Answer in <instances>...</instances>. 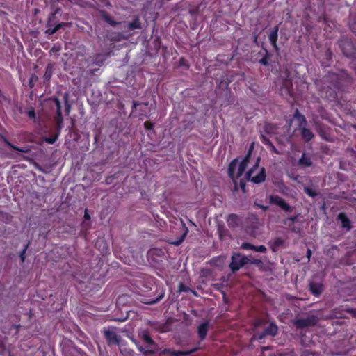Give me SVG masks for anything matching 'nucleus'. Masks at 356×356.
Here are the masks:
<instances>
[{
  "mask_svg": "<svg viewBox=\"0 0 356 356\" xmlns=\"http://www.w3.org/2000/svg\"><path fill=\"white\" fill-rule=\"evenodd\" d=\"M253 148L254 144L252 143L240 162H238V159L236 158L228 165L227 174L234 183V191H238V179L243 175L250 163Z\"/></svg>",
  "mask_w": 356,
  "mask_h": 356,
  "instance_id": "nucleus-1",
  "label": "nucleus"
},
{
  "mask_svg": "<svg viewBox=\"0 0 356 356\" xmlns=\"http://www.w3.org/2000/svg\"><path fill=\"white\" fill-rule=\"evenodd\" d=\"M259 163L260 158L257 157L254 165L245 174V179L240 180L239 187L243 193L246 192V181H251L255 184H259L265 181L266 172V169L264 167L260 169L259 172L257 175H253L254 170L259 168Z\"/></svg>",
  "mask_w": 356,
  "mask_h": 356,
  "instance_id": "nucleus-2",
  "label": "nucleus"
},
{
  "mask_svg": "<svg viewBox=\"0 0 356 356\" xmlns=\"http://www.w3.org/2000/svg\"><path fill=\"white\" fill-rule=\"evenodd\" d=\"M139 337L142 339V341L147 344V346L143 347L138 343L136 341L133 340V341L136 343L138 350L144 354L145 355H153L156 353L157 344L156 342L152 339L150 337L149 332L148 330H145L141 331L139 333Z\"/></svg>",
  "mask_w": 356,
  "mask_h": 356,
  "instance_id": "nucleus-3",
  "label": "nucleus"
},
{
  "mask_svg": "<svg viewBox=\"0 0 356 356\" xmlns=\"http://www.w3.org/2000/svg\"><path fill=\"white\" fill-rule=\"evenodd\" d=\"M337 44L345 57L356 61V45L350 39L347 38L339 39Z\"/></svg>",
  "mask_w": 356,
  "mask_h": 356,
  "instance_id": "nucleus-4",
  "label": "nucleus"
},
{
  "mask_svg": "<svg viewBox=\"0 0 356 356\" xmlns=\"http://www.w3.org/2000/svg\"><path fill=\"white\" fill-rule=\"evenodd\" d=\"M102 332L103 333L106 341L109 346L113 345L119 346L122 342H124L121 336L117 334L115 328L113 327L108 328L104 327Z\"/></svg>",
  "mask_w": 356,
  "mask_h": 356,
  "instance_id": "nucleus-5",
  "label": "nucleus"
},
{
  "mask_svg": "<svg viewBox=\"0 0 356 356\" xmlns=\"http://www.w3.org/2000/svg\"><path fill=\"white\" fill-rule=\"evenodd\" d=\"M229 267L232 273H236L243 266L248 264L250 259L239 252H234L231 257Z\"/></svg>",
  "mask_w": 356,
  "mask_h": 356,
  "instance_id": "nucleus-6",
  "label": "nucleus"
},
{
  "mask_svg": "<svg viewBox=\"0 0 356 356\" xmlns=\"http://www.w3.org/2000/svg\"><path fill=\"white\" fill-rule=\"evenodd\" d=\"M50 106L55 107L56 108V116L54 117V121L56 124V127L60 131L63 126V118L61 112V103L57 97H52L49 99Z\"/></svg>",
  "mask_w": 356,
  "mask_h": 356,
  "instance_id": "nucleus-7",
  "label": "nucleus"
},
{
  "mask_svg": "<svg viewBox=\"0 0 356 356\" xmlns=\"http://www.w3.org/2000/svg\"><path fill=\"white\" fill-rule=\"evenodd\" d=\"M317 318L314 315L304 318H298L293 321V325L297 329H302L307 327L314 326L317 323Z\"/></svg>",
  "mask_w": 356,
  "mask_h": 356,
  "instance_id": "nucleus-8",
  "label": "nucleus"
},
{
  "mask_svg": "<svg viewBox=\"0 0 356 356\" xmlns=\"http://www.w3.org/2000/svg\"><path fill=\"white\" fill-rule=\"evenodd\" d=\"M269 202L270 204L279 206L285 212L291 213L293 211V207L287 204L284 199L277 195H270Z\"/></svg>",
  "mask_w": 356,
  "mask_h": 356,
  "instance_id": "nucleus-9",
  "label": "nucleus"
},
{
  "mask_svg": "<svg viewBox=\"0 0 356 356\" xmlns=\"http://www.w3.org/2000/svg\"><path fill=\"white\" fill-rule=\"evenodd\" d=\"M323 82L328 83V87L331 89H338L340 87L339 75L334 72H328L323 77Z\"/></svg>",
  "mask_w": 356,
  "mask_h": 356,
  "instance_id": "nucleus-10",
  "label": "nucleus"
},
{
  "mask_svg": "<svg viewBox=\"0 0 356 356\" xmlns=\"http://www.w3.org/2000/svg\"><path fill=\"white\" fill-rule=\"evenodd\" d=\"M198 350V348H194L189 350H175L170 348H165L161 352V355H170L172 356H187Z\"/></svg>",
  "mask_w": 356,
  "mask_h": 356,
  "instance_id": "nucleus-11",
  "label": "nucleus"
},
{
  "mask_svg": "<svg viewBox=\"0 0 356 356\" xmlns=\"http://www.w3.org/2000/svg\"><path fill=\"white\" fill-rule=\"evenodd\" d=\"M108 54L104 53H97L90 56L88 60H90V62L93 65H96L99 67H102L106 60L107 59Z\"/></svg>",
  "mask_w": 356,
  "mask_h": 356,
  "instance_id": "nucleus-12",
  "label": "nucleus"
},
{
  "mask_svg": "<svg viewBox=\"0 0 356 356\" xmlns=\"http://www.w3.org/2000/svg\"><path fill=\"white\" fill-rule=\"evenodd\" d=\"M279 25L274 26L268 34V40L275 51L279 49L277 42L278 38Z\"/></svg>",
  "mask_w": 356,
  "mask_h": 356,
  "instance_id": "nucleus-13",
  "label": "nucleus"
},
{
  "mask_svg": "<svg viewBox=\"0 0 356 356\" xmlns=\"http://www.w3.org/2000/svg\"><path fill=\"white\" fill-rule=\"evenodd\" d=\"M209 327L208 321L203 322L197 326V332L200 340L203 341L206 339Z\"/></svg>",
  "mask_w": 356,
  "mask_h": 356,
  "instance_id": "nucleus-14",
  "label": "nucleus"
},
{
  "mask_svg": "<svg viewBox=\"0 0 356 356\" xmlns=\"http://www.w3.org/2000/svg\"><path fill=\"white\" fill-rule=\"evenodd\" d=\"M241 248L247 250H254L257 252L262 253H265L267 250L266 248L263 245L257 246L248 242L243 243L241 245Z\"/></svg>",
  "mask_w": 356,
  "mask_h": 356,
  "instance_id": "nucleus-15",
  "label": "nucleus"
},
{
  "mask_svg": "<svg viewBox=\"0 0 356 356\" xmlns=\"http://www.w3.org/2000/svg\"><path fill=\"white\" fill-rule=\"evenodd\" d=\"M309 291L315 296H319L323 291L324 287L323 284L310 282L309 284Z\"/></svg>",
  "mask_w": 356,
  "mask_h": 356,
  "instance_id": "nucleus-16",
  "label": "nucleus"
},
{
  "mask_svg": "<svg viewBox=\"0 0 356 356\" xmlns=\"http://www.w3.org/2000/svg\"><path fill=\"white\" fill-rule=\"evenodd\" d=\"M284 240L280 237H277L268 242L269 248L273 252H276L280 248L284 246Z\"/></svg>",
  "mask_w": 356,
  "mask_h": 356,
  "instance_id": "nucleus-17",
  "label": "nucleus"
},
{
  "mask_svg": "<svg viewBox=\"0 0 356 356\" xmlns=\"http://www.w3.org/2000/svg\"><path fill=\"white\" fill-rule=\"evenodd\" d=\"M298 165L301 168H307L312 165V161L309 154L304 152L298 161Z\"/></svg>",
  "mask_w": 356,
  "mask_h": 356,
  "instance_id": "nucleus-18",
  "label": "nucleus"
},
{
  "mask_svg": "<svg viewBox=\"0 0 356 356\" xmlns=\"http://www.w3.org/2000/svg\"><path fill=\"white\" fill-rule=\"evenodd\" d=\"M337 220L341 222V227L347 230H350L351 229V222L350 219L348 218L346 213L341 212L338 214Z\"/></svg>",
  "mask_w": 356,
  "mask_h": 356,
  "instance_id": "nucleus-19",
  "label": "nucleus"
},
{
  "mask_svg": "<svg viewBox=\"0 0 356 356\" xmlns=\"http://www.w3.org/2000/svg\"><path fill=\"white\" fill-rule=\"evenodd\" d=\"M126 28L128 31L140 29L142 26L139 17L138 16H134L133 20L127 24Z\"/></svg>",
  "mask_w": 356,
  "mask_h": 356,
  "instance_id": "nucleus-20",
  "label": "nucleus"
},
{
  "mask_svg": "<svg viewBox=\"0 0 356 356\" xmlns=\"http://www.w3.org/2000/svg\"><path fill=\"white\" fill-rule=\"evenodd\" d=\"M332 56L333 54L332 50L330 48L327 49L324 53V56L321 61V65L325 67L329 66L332 62Z\"/></svg>",
  "mask_w": 356,
  "mask_h": 356,
  "instance_id": "nucleus-21",
  "label": "nucleus"
},
{
  "mask_svg": "<svg viewBox=\"0 0 356 356\" xmlns=\"http://www.w3.org/2000/svg\"><path fill=\"white\" fill-rule=\"evenodd\" d=\"M264 334L267 336L275 337L278 332V327L275 323H270L269 325L264 329Z\"/></svg>",
  "mask_w": 356,
  "mask_h": 356,
  "instance_id": "nucleus-22",
  "label": "nucleus"
},
{
  "mask_svg": "<svg viewBox=\"0 0 356 356\" xmlns=\"http://www.w3.org/2000/svg\"><path fill=\"white\" fill-rule=\"evenodd\" d=\"M300 129L301 137L305 141L309 142L314 137V135L310 129H307L305 127L300 128Z\"/></svg>",
  "mask_w": 356,
  "mask_h": 356,
  "instance_id": "nucleus-23",
  "label": "nucleus"
},
{
  "mask_svg": "<svg viewBox=\"0 0 356 356\" xmlns=\"http://www.w3.org/2000/svg\"><path fill=\"white\" fill-rule=\"evenodd\" d=\"M293 118L298 121V127L300 128L305 127L307 124V120L305 115L301 114L298 109H296Z\"/></svg>",
  "mask_w": 356,
  "mask_h": 356,
  "instance_id": "nucleus-24",
  "label": "nucleus"
},
{
  "mask_svg": "<svg viewBox=\"0 0 356 356\" xmlns=\"http://www.w3.org/2000/svg\"><path fill=\"white\" fill-rule=\"evenodd\" d=\"M66 26H67V23L60 22V23H58L56 25H54L53 26L48 27V29L46 30L45 33L48 35H51L56 33L59 29H60Z\"/></svg>",
  "mask_w": 356,
  "mask_h": 356,
  "instance_id": "nucleus-25",
  "label": "nucleus"
},
{
  "mask_svg": "<svg viewBox=\"0 0 356 356\" xmlns=\"http://www.w3.org/2000/svg\"><path fill=\"white\" fill-rule=\"evenodd\" d=\"M182 229H183L184 232L181 234V235L180 236V237L177 240L170 241V244H172L175 245H179L184 241V239L188 232V229L186 227V226L185 225V224H182Z\"/></svg>",
  "mask_w": 356,
  "mask_h": 356,
  "instance_id": "nucleus-26",
  "label": "nucleus"
},
{
  "mask_svg": "<svg viewBox=\"0 0 356 356\" xmlns=\"http://www.w3.org/2000/svg\"><path fill=\"white\" fill-rule=\"evenodd\" d=\"M1 138L3 142L11 149L18 151L19 152L26 153L29 151V149L26 147H19L12 144L9 140H8L3 136H1Z\"/></svg>",
  "mask_w": 356,
  "mask_h": 356,
  "instance_id": "nucleus-27",
  "label": "nucleus"
},
{
  "mask_svg": "<svg viewBox=\"0 0 356 356\" xmlns=\"http://www.w3.org/2000/svg\"><path fill=\"white\" fill-rule=\"evenodd\" d=\"M238 217L236 214H229L227 219V225L229 227H235L238 225Z\"/></svg>",
  "mask_w": 356,
  "mask_h": 356,
  "instance_id": "nucleus-28",
  "label": "nucleus"
},
{
  "mask_svg": "<svg viewBox=\"0 0 356 356\" xmlns=\"http://www.w3.org/2000/svg\"><path fill=\"white\" fill-rule=\"evenodd\" d=\"M126 342H122L120 346H119V349L120 353L124 356H132L134 353V350L131 348H128L125 347Z\"/></svg>",
  "mask_w": 356,
  "mask_h": 356,
  "instance_id": "nucleus-29",
  "label": "nucleus"
},
{
  "mask_svg": "<svg viewBox=\"0 0 356 356\" xmlns=\"http://www.w3.org/2000/svg\"><path fill=\"white\" fill-rule=\"evenodd\" d=\"M53 65L49 63L47 65L45 73L44 74V82H49L53 74Z\"/></svg>",
  "mask_w": 356,
  "mask_h": 356,
  "instance_id": "nucleus-30",
  "label": "nucleus"
},
{
  "mask_svg": "<svg viewBox=\"0 0 356 356\" xmlns=\"http://www.w3.org/2000/svg\"><path fill=\"white\" fill-rule=\"evenodd\" d=\"M60 11V8H57L54 12L51 13L48 17L47 26V27L53 26L56 25V15Z\"/></svg>",
  "mask_w": 356,
  "mask_h": 356,
  "instance_id": "nucleus-31",
  "label": "nucleus"
},
{
  "mask_svg": "<svg viewBox=\"0 0 356 356\" xmlns=\"http://www.w3.org/2000/svg\"><path fill=\"white\" fill-rule=\"evenodd\" d=\"M293 87L292 82L290 80L285 79L282 82V88L285 90L287 94L291 93V90Z\"/></svg>",
  "mask_w": 356,
  "mask_h": 356,
  "instance_id": "nucleus-32",
  "label": "nucleus"
},
{
  "mask_svg": "<svg viewBox=\"0 0 356 356\" xmlns=\"http://www.w3.org/2000/svg\"><path fill=\"white\" fill-rule=\"evenodd\" d=\"M303 191L309 197H315L318 195L316 191L311 187L304 186Z\"/></svg>",
  "mask_w": 356,
  "mask_h": 356,
  "instance_id": "nucleus-33",
  "label": "nucleus"
},
{
  "mask_svg": "<svg viewBox=\"0 0 356 356\" xmlns=\"http://www.w3.org/2000/svg\"><path fill=\"white\" fill-rule=\"evenodd\" d=\"M264 50L265 51V55L262 58H261L259 60V62L261 65H263L264 66H267L269 65V58H270V54L268 53L267 49H264Z\"/></svg>",
  "mask_w": 356,
  "mask_h": 356,
  "instance_id": "nucleus-34",
  "label": "nucleus"
},
{
  "mask_svg": "<svg viewBox=\"0 0 356 356\" xmlns=\"http://www.w3.org/2000/svg\"><path fill=\"white\" fill-rule=\"evenodd\" d=\"M164 296H165V290L163 289H162L159 293V296L155 299L149 300L147 303L149 305L156 304L158 302H159L161 300H162Z\"/></svg>",
  "mask_w": 356,
  "mask_h": 356,
  "instance_id": "nucleus-35",
  "label": "nucleus"
},
{
  "mask_svg": "<svg viewBox=\"0 0 356 356\" xmlns=\"http://www.w3.org/2000/svg\"><path fill=\"white\" fill-rule=\"evenodd\" d=\"M249 264L256 265L259 269H263L264 266L262 260H261L259 259H250Z\"/></svg>",
  "mask_w": 356,
  "mask_h": 356,
  "instance_id": "nucleus-36",
  "label": "nucleus"
},
{
  "mask_svg": "<svg viewBox=\"0 0 356 356\" xmlns=\"http://www.w3.org/2000/svg\"><path fill=\"white\" fill-rule=\"evenodd\" d=\"M64 101H65V111L67 115H69L71 110V105L69 103L68 95L67 94H65L64 95Z\"/></svg>",
  "mask_w": 356,
  "mask_h": 356,
  "instance_id": "nucleus-37",
  "label": "nucleus"
},
{
  "mask_svg": "<svg viewBox=\"0 0 356 356\" xmlns=\"http://www.w3.org/2000/svg\"><path fill=\"white\" fill-rule=\"evenodd\" d=\"M29 242L27 243L24 248L20 251L19 252V258H20V260L22 261V263H24V261H25V258H26V252L27 251V249L29 248Z\"/></svg>",
  "mask_w": 356,
  "mask_h": 356,
  "instance_id": "nucleus-38",
  "label": "nucleus"
},
{
  "mask_svg": "<svg viewBox=\"0 0 356 356\" xmlns=\"http://www.w3.org/2000/svg\"><path fill=\"white\" fill-rule=\"evenodd\" d=\"M103 18L106 22L113 26H115L117 24L106 13L103 15Z\"/></svg>",
  "mask_w": 356,
  "mask_h": 356,
  "instance_id": "nucleus-39",
  "label": "nucleus"
},
{
  "mask_svg": "<svg viewBox=\"0 0 356 356\" xmlns=\"http://www.w3.org/2000/svg\"><path fill=\"white\" fill-rule=\"evenodd\" d=\"M298 220V215L293 216L289 217L286 220H284V224H287V221L289 220L291 222L290 224H289V226L291 227V225L294 224Z\"/></svg>",
  "mask_w": 356,
  "mask_h": 356,
  "instance_id": "nucleus-40",
  "label": "nucleus"
},
{
  "mask_svg": "<svg viewBox=\"0 0 356 356\" xmlns=\"http://www.w3.org/2000/svg\"><path fill=\"white\" fill-rule=\"evenodd\" d=\"M264 132L267 134H270L273 131V126L271 124H266L264 127Z\"/></svg>",
  "mask_w": 356,
  "mask_h": 356,
  "instance_id": "nucleus-41",
  "label": "nucleus"
},
{
  "mask_svg": "<svg viewBox=\"0 0 356 356\" xmlns=\"http://www.w3.org/2000/svg\"><path fill=\"white\" fill-rule=\"evenodd\" d=\"M28 117L31 120H35L36 118V114L33 108H31L27 111Z\"/></svg>",
  "mask_w": 356,
  "mask_h": 356,
  "instance_id": "nucleus-42",
  "label": "nucleus"
},
{
  "mask_svg": "<svg viewBox=\"0 0 356 356\" xmlns=\"http://www.w3.org/2000/svg\"><path fill=\"white\" fill-rule=\"evenodd\" d=\"M260 139H261V142L264 145H266L267 146H268L269 145H271L272 142L267 137H266L264 135L261 134L260 136Z\"/></svg>",
  "mask_w": 356,
  "mask_h": 356,
  "instance_id": "nucleus-43",
  "label": "nucleus"
},
{
  "mask_svg": "<svg viewBox=\"0 0 356 356\" xmlns=\"http://www.w3.org/2000/svg\"><path fill=\"white\" fill-rule=\"evenodd\" d=\"M143 125L146 130H152L154 127V123L150 121L145 122Z\"/></svg>",
  "mask_w": 356,
  "mask_h": 356,
  "instance_id": "nucleus-44",
  "label": "nucleus"
},
{
  "mask_svg": "<svg viewBox=\"0 0 356 356\" xmlns=\"http://www.w3.org/2000/svg\"><path fill=\"white\" fill-rule=\"evenodd\" d=\"M58 139V136H54L49 138H46V141L49 144H54L56 140Z\"/></svg>",
  "mask_w": 356,
  "mask_h": 356,
  "instance_id": "nucleus-45",
  "label": "nucleus"
},
{
  "mask_svg": "<svg viewBox=\"0 0 356 356\" xmlns=\"http://www.w3.org/2000/svg\"><path fill=\"white\" fill-rule=\"evenodd\" d=\"M301 356H318V353L306 350L301 355Z\"/></svg>",
  "mask_w": 356,
  "mask_h": 356,
  "instance_id": "nucleus-46",
  "label": "nucleus"
},
{
  "mask_svg": "<svg viewBox=\"0 0 356 356\" xmlns=\"http://www.w3.org/2000/svg\"><path fill=\"white\" fill-rule=\"evenodd\" d=\"M350 29L351 31L356 35V16L355 22L350 24Z\"/></svg>",
  "mask_w": 356,
  "mask_h": 356,
  "instance_id": "nucleus-47",
  "label": "nucleus"
},
{
  "mask_svg": "<svg viewBox=\"0 0 356 356\" xmlns=\"http://www.w3.org/2000/svg\"><path fill=\"white\" fill-rule=\"evenodd\" d=\"M347 313L350 314L352 316L356 318V309L348 308L346 309Z\"/></svg>",
  "mask_w": 356,
  "mask_h": 356,
  "instance_id": "nucleus-48",
  "label": "nucleus"
},
{
  "mask_svg": "<svg viewBox=\"0 0 356 356\" xmlns=\"http://www.w3.org/2000/svg\"><path fill=\"white\" fill-rule=\"evenodd\" d=\"M270 149V150L272 152H274L275 154H279V152L277 151V149H276V147L274 146V145L273 144V143H271V145H269L268 146Z\"/></svg>",
  "mask_w": 356,
  "mask_h": 356,
  "instance_id": "nucleus-49",
  "label": "nucleus"
},
{
  "mask_svg": "<svg viewBox=\"0 0 356 356\" xmlns=\"http://www.w3.org/2000/svg\"><path fill=\"white\" fill-rule=\"evenodd\" d=\"M254 205H255V207H257V208H260V209H263L264 211H266V210H268V206H264V205H263V204H260L257 203V202H255V203H254Z\"/></svg>",
  "mask_w": 356,
  "mask_h": 356,
  "instance_id": "nucleus-50",
  "label": "nucleus"
},
{
  "mask_svg": "<svg viewBox=\"0 0 356 356\" xmlns=\"http://www.w3.org/2000/svg\"><path fill=\"white\" fill-rule=\"evenodd\" d=\"M140 105V103L137 102L136 101H134L131 106V113H133L134 111L136 110L137 106Z\"/></svg>",
  "mask_w": 356,
  "mask_h": 356,
  "instance_id": "nucleus-51",
  "label": "nucleus"
},
{
  "mask_svg": "<svg viewBox=\"0 0 356 356\" xmlns=\"http://www.w3.org/2000/svg\"><path fill=\"white\" fill-rule=\"evenodd\" d=\"M60 50V48L59 46L54 45L53 47L51 49V52H58Z\"/></svg>",
  "mask_w": 356,
  "mask_h": 356,
  "instance_id": "nucleus-52",
  "label": "nucleus"
},
{
  "mask_svg": "<svg viewBox=\"0 0 356 356\" xmlns=\"http://www.w3.org/2000/svg\"><path fill=\"white\" fill-rule=\"evenodd\" d=\"M179 291H187L188 289L183 284L181 283L179 286Z\"/></svg>",
  "mask_w": 356,
  "mask_h": 356,
  "instance_id": "nucleus-53",
  "label": "nucleus"
},
{
  "mask_svg": "<svg viewBox=\"0 0 356 356\" xmlns=\"http://www.w3.org/2000/svg\"><path fill=\"white\" fill-rule=\"evenodd\" d=\"M83 218H84L85 220H90V216L88 213V210L87 209L85 210Z\"/></svg>",
  "mask_w": 356,
  "mask_h": 356,
  "instance_id": "nucleus-54",
  "label": "nucleus"
},
{
  "mask_svg": "<svg viewBox=\"0 0 356 356\" xmlns=\"http://www.w3.org/2000/svg\"><path fill=\"white\" fill-rule=\"evenodd\" d=\"M58 2H60L64 4V2H70V3H76V0H56Z\"/></svg>",
  "mask_w": 356,
  "mask_h": 356,
  "instance_id": "nucleus-55",
  "label": "nucleus"
},
{
  "mask_svg": "<svg viewBox=\"0 0 356 356\" xmlns=\"http://www.w3.org/2000/svg\"><path fill=\"white\" fill-rule=\"evenodd\" d=\"M266 336H267L266 334H264V331H263L261 333L259 334H258V339L259 340H261L263 339Z\"/></svg>",
  "mask_w": 356,
  "mask_h": 356,
  "instance_id": "nucleus-56",
  "label": "nucleus"
},
{
  "mask_svg": "<svg viewBox=\"0 0 356 356\" xmlns=\"http://www.w3.org/2000/svg\"><path fill=\"white\" fill-rule=\"evenodd\" d=\"M221 284H213V288L218 291H220L221 289Z\"/></svg>",
  "mask_w": 356,
  "mask_h": 356,
  "instance_id": "nucleus-57",
  "label": "nucleus"
},
{
  "mask_svg": "<svg viewBox=\"0 0 356 356\" xmlns=\"http://www.w3.org/2000/svg\"><path fill=\"white\" fill-rule=\"evenodd\" d=\"M291 231L295 233H299L300 232V229L299 228H296L295 227H293L291 228Z\"/></svg>",
  "mask_w": 356,
  "mask_h": 356,
  "instance_id": "nucleus-58",
  "label": "nucleus"
},
{
  "mask_svg": "<svg viewBox=\"0 0 356 356\" xmlns=\"http://www.w3.org/2000/svg\"><path fill=\"white\" fill-rule=\"evenodd\" d=\"M351 156L356 161V150H353V149L352 150Z\"/></svg>",
  "mask_w": 356,
  "mask_h": 356,
  "instance_id": "nucleus-59",
  "label": "nucleus"
},
{
  "mask_svg": "<svg viewBox=\"0 0 356 356\" xmlns=\"http://www.w3.org/2000/svg\"><path fill=\"white\" fill-rule=\"evenodd\" d=\"M312 255V250L310 249H307V257L308 259L310 258Z\"/></svg>",
  "mask_w": 356,
  "mask_h": 356,
  "instance_id": "nucleus-60",
  "label": "nucleus"
},
{
  "mask_svg": "<svg viewBox=\"0 0 356 356\" xmlns=\"http://www.w3.org/2000/svg\"><path fill=\"white\" fill-rule=\"evenodd\" d=\"M254 42L256 43L257 42V36L254 37Z\"/></svg>",
  "mask_w": 356,
  "mask_h": 356,
  "instance_id": "nucleus-61",
  "label": "nucleus"
},
{
  "mask_svg": "<svg viewBox=\"0 0 356 356\" xmlns=\"http://www.w3.org/2000/svg\"><path fill=\"white\" fill-rule=\"evenodd\" d=\"M250 89L252 90V91H254V86H252Z\"/></svg>",
  "mask_w": 356,
  "mask_h": 356,
  "instance_id": "nucleus-62",
  "label": "nucleus"
},
{
  "mask_svg": "<svg viewBox=\"0 0 356 356\" xmlns=\"http://www.w3.org/2000/svg\"><path fill=\"white\" fill-rule=\"evenodd\" d=\"M97 70H98L97 69V70H92V74H94V73H95V72H96V71H97Z\"/></svg>",
  "mask_w": 356,
  "mask_h": 356,
  "instance_id": "nucleus-63",
  "label": "nucleus"
},
{
  "mask_svg": "<svg viewBox=\"0 0 356 356\" xmlns=\"http://www.w3.org/2000/svg\"><path fill=\"white\" fill-rule=\"evenodd\" d=\"M354 70H355V72H356V66L354 67Z\"/></svg>",
  "mask_w": 356,
  "mask_h": 356,
  "instance_id": "nucleus-64",
  "label": "nucleus"
}]
</instances>
